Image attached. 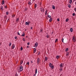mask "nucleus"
<instances>
[{
    "instance_id": "obj_49",
    "label": "nucleus",
    "mask_w": 76,
    "mask_h": 76,
    "mask_svg": "<svg viewBox=\"0 0 76 76\" xmlns=\"http://www.w3.org/2000/svg\"><path fill=\"white\" fill-rule=\"evenodd\" d=\"M5 8L6 9L7 8V6L6 5L5 6H4Z\"/></svg>"
},
{
    "instance_id": "obj_25",
    "label": "nucleus",
    "mask_w": 76,
    "mask_h": 76,
    "mask_svg": "<svg viewBox=\"0 0 76 76\" xmlns=\"http://www.w3.org/2000/svg\"><path fill=\"white\" fill-rule=\"evenodd\" d=\"M28 4H29V5H31V2H29L28 1Z\"/></svg>"
},
{
    "instance_id": "obj_4",
    "label": "nucleus",
    "mask_w": 76,
    "mask_h": 76,
    "mask_svg": "<svg viewBox=\"0 0 76 76\" xmlns=\"http://www.w3.org/2000/svg\"><path fill=\"white\" fill-rule=\"evenodd\" d=\"M20 71H22L23 70V66L21 65L20 66Z\"/></svg>"
},
{
    "instance_id": "obj_59",
    "label": "nucleus",
    "mask_w": 76,
    "mask_h": 76,
    "mask_svg": "<svg viewBox=\"0 0 76 76\" xmlns=\"http://www.w3.org/2000/svg\"><path fill=\"white\" fill-rule=\"evenodd\" d=\"M39 6L40 7H41V5H39Z\"/></svg>"
},
{
    "instance_id": "obj_55",
    "label": "nucleus",
    "mask_w": 76,
    "mask_h": 76,
    "mask_svg": "<svg viewBox=\"0 0 76 76\" xmlns=\"http://www.w3.org/2000/svg\"><path fill=\"white\" fill-rule=\"evenodd\" d=\"M36 76V74H34V76Z\"/></svg>"
},
{
    "instance_id": "obj_60",
    "label": "nucleus",
    "mask_w": 76,
    "mask_h": 76,
    "mask_svg": "<svg viewBox=\"0 0 76 76\" xmlns=\"http://www.w3.org/2000/svg\"><path fill=\"white\" fill-rule=\"evenodd\" d=\"M25 31H26V29H25Z\"/></svg>"
},
{
    "instance_id": "obj_62",
    "label": "nucleus",
    "mask_w": 76,
    "mask_h": 76,
    "mask_svg": "<svg viewBox=\"0 0 76 76\" xmlns=\"http://www.w3.org/2000/svg\"><path fill=\"white\" fill-rule=\"evenodd\" d=\"M26 38H27L28 36H26Z\"/></svg>"
},
{
    "instance_id": "obj_48",
    "label": "nucleus",
    "mask_w": 76,
    "mask_h": 76,
    "mask_svg": "<svg viewBox=\"0 0 76 76\" xmlns=\"http://www.w3.org/2000/svg\"><path fill=\"white\" fill-rule=\"evenodd\" d=\"M41 4H42V2H40V3L39 4V5H41Z\"/></svg>"
},
{
    "instance_id": "obj_7",
    "label": "nucleus",
    "mask_w": 76,
    "mask_h": 76,
    "mask_svg": "<svg viewBox=\"0 0 76 76\" xmlns=\"http://www.w3.org/2000/svg\"><path fill=\"white\" fill-rule=\"evenodd\" d=\"M29 23H30V22H26V25H28V26L29 25Z\"/></svg>"
},
{
    "instance_id": "obj_57",
    "label": "nucleus",
    "mask_w": 76,
    "mask_h": 76,
    "mask_svg": "<svg viewBox=\"0 0 76 76\" xmlns=\"http://www.w3.org/2000/svg\"><path fill=\"white\" fill-rule=\"evenodd\" d=\"M53 33H54V32L53 31L52 32V34H53Z\"/></svg>"
},
{
    "instance_id": "obj_41",
    "label": "nucleus",
    "mask_w": 76,
    "mask_h": 76,
    "mask_svg": "<svg viewBox=\"0 0 76 76\" xmlns=\"http://www.w3.org/2000/svg\"><path fill=\"white\" fill-rule=\"evenodd\" d=\"M26 64H28V65H29V62H27L26 63Z\"/></svg>"
},
{
    "instance_id": "obj_8",
    "label": "nucleus",
    "mask_w": 76,
    "mask_h": 76,
    "mask_svg": "<svg viewBox=\"0 0 76 76\" xmlns=\"http://www.w3.org/2000/svg\"><path fill=\"white\" fill-rule=\"evenodd\" d=\"M19 20V18H17L16 19V22H18V21Z\"/></svg>"
},
{
    "instance_id": "obj_36",
    "label": "nucleus",
    "mask_w": 76,
    "mask_h": 76,
    "mask_svg": "<svg viewBox=\"0 0 76 76\" xmlns=\"http://www.w3.org/2000/svg\"><path fill=\"white\" fill-rule=\"evenodd\" d=\"M46 37H47V38H49V36L48 35L46 36Z\"/></svg>"
},
{
    "instance_id": "obj_47",
    "label": "nucleus",
    "mask_w": 76,
    "mask_h": 76,
    "mask_svg": "<svg viewBox=\"0 0 76 76\" xmlns=\"http://www.w3.org/2000/svg\"><path fill=\"white\" fill-rule=\"evenodd\" d=\"M15 76H18V75H17V73H16V74H15Z\"/></svg>"
},
{
    "instance_id": "obj_16",
    "label": "nucleus",
    "mask_w": 76,
    "mask_h": 76,
    "mask_svg": "<svg viewBox=\"0 0 76 76\" xmlns=\"http://www.w3.org/2000/svg\"><path fill=\"white\" fill-rule=\"evenodd\" d=\"M23 63V61L22 60V61H20V65H21Z\"/></svg>"
},
{
    "instance_id": "obj_44",
    "label": "nucleus",
    "mask_w": 76,
    "mask_h": 76,
    "mask_svg": "<svg viewBox=\"0 0 76 76\" xmlns=\"http://www.w3.org/2000/svg\"><path fill=\"white\" fill-rule=\"evenodd\" d=\"M15 39H18V37H15Z\"/></svg>"
},
{
    "instance_id": "obj_53",
    "label": "nucleus",
    "mask_w": 76,
    "mask_h": 76,
    "mask_svg": "<svg viewBox=\"0 0 76 76\" xmlns=\"http://www.w3.org/2000/svg\"><path fill=\"white\" fill-rule=\"evenodd\" d=\"M39 53L38 54V56H39V54H40V52H39Z\"/></svg>"
},
{
    "instance_id": "obj_9",
    "label": "nucleus",
    "mask_w": 76,
    "mask_h": 76,
    "mask_svg": "<svg viewBox=\"0 0 76 76\" xmlns=\"http://www.w3.org/2000/svg\"><path fill=\"white\" fill-rule=\"evenodd\" d=\"M36 48H34V53H35V52H36Z\"/></svg>"
},
{
    "instance_id": "obj_5",
    "label": "nucleus",
    "mask_w": 76,
    "mask_h": 76,
    "mask_svg": "<svg viewBox=\"0 0 76 76\" xmlns=\"http://www.w3.org/2000/svg\"><path fill=\"white\" fill-rule=\"evenodd\" d=\"M40 9L42 12L43 11L44 12V9L42 7V8H40Z\"/></svg>"
},
{
    "instance_id": "obj_10",
    "label": "nucleus",
    "mask_w": 76,
    "mask_h": 76,
    "mask_svg": "<svg viewBox=\"0 0 76 76\" xmlns=\"http://www.w3.org/2000/svg\"><path fill=\"white\" fill-rule=\"evenodd\" d=\"M25 35V32H23V34L21 35L22 37H24Z\"/></svg>"
},
{
    "instance_id": "obj_14",
    "label": "nucleus",
    "mask_w": 76,
    "mask_h": 76,
    "mask_svg": "<svg viewBox=\"0 0 76 76\" xmlns=\"http://www.w3.org/2000/svg\"><path fill=\"white\" fill-rule=\"evenodd\" d=\"M15 45L13 44V45L12 46V49H14V48H15Z\"/></svg>"
},
{
    "instance_id": "obj_58",
    "label": "nucleus",
    "mask_w": 76,
    "mask_h": 76,
    "mask_svg": "<svg viewBox=\"0 0 76 76\" xmlns=\"http://www.w3.org/2000/svg\"><path fill=\"white\" fill-rule=\"evenodd\" d=\"M12 17H15V15H13Z\"/></svg>"
},
{
    "instance_id": "obj_15",
    "label": "nucleus",
    "mask_w": 76,
    "mask_h": 76,
    "mask_svg": "<svg viewBox=\"0 0 76 76\" xmlns=\"http://www.w3.org/2000/svg\"><path fill=\"white\" fill-rule=\"evenodd\" d=\"M37 6V4H34V8H35V9H36Z\"/></svg>"
},
{
    "instance_id": "obj_45",
    "label": "nucleus",
    "mask_w": 76,
    "mask_h": 76,
    "mask_svg": "<svg viewBox=\"0 0 76 76\" xmlns=\"http://www.w3.org/2000/svg\"><path fill=\"white\" fill-rule=\"evenodd\" d=\"M64 40V39L62 38V42H64L63 41V40Z\"/></svg>"
},
{
    "instance_id": "obj_20",
    "label": "nucleus",
    "mask_w": 76,
    "mask_h": 76,
    "mask_svg": "<svg viewBox=\"0 0 76 76\" xmlns=\"http://www.w3.org/2000/svg\"><path fill=\"white\" fill-rule=\"evenodd\" d=\"M1 10H3V7L2 6H1Z\"/></svg>"
},
{
    "instance_id": "obj_32",
    "label": "nucleus",
    "mask_w": 76,
    "mask_h": 76,
    "mask_svg": "<svg viewBox=\"0 0 76 76\" xmlns=\"http://www.w3.org/2000/svg\"><path fill=\"white\" fill-rule=\"evenodd\" d=\"M57 41H58V39H56L55 40V42L56 43L57 42Z\"/></svg>"
},
{
    "instance_id": "obj_30",
    "label": "nucleus",
    "mask_w": 76,
    "mask_h": 76,
    "mask_svg": "<svg viewBox=\"0 0 76 76\" xmlns=\"http://www.w3.org/2000/svg\"><path fill=\"white\" fill-rule=\"evenodd\" d=\"M68 7L69 8H70V7H71V5H70V4H69L68 5Z\"/></svg>"
},
{
    "instance_id": "obj_31",
    "label": "nucleus",
    "mask_w": 76,
    "mask_h": 76,
    "mask_svg": "<svg viewBox=\"0 0 76 76\" xmlns=\"http://www.w3.org/2000/svg\"><path fill=\"white\" fill-rule=\"evenodd\" d=\"M47 10H46L45 11V15H47Z\"/></svg>"
},
{
    "instance_id": "obj_46",
    "label": "nucleus",
    "mask_w": 76,
    "mask_h": 76,
    "mask_svg": "<svg viewBox=\"0 0 76 76\" xmlns=\"http://www.w3.org/2000/svg\"><path fill=\"white\" fill-rule=\"evenodd\" d=\"M6 15H8V14H9V12H6Z\"/></svg>"
},
{
    "instance_id": "obj_19",
    "label": "nucleus",
    "mask_w": 76,
    "mask_h": 76,
    "mask_svg": "<svg viewBox=\"0 0 76 76\" xmlns=\"http://www.w3.org/2000/svg\"><path fill=\"white\" fill-rule=\"evenodd\" d=\"M53 20V18H50L49 20V22H51V21Z\"/></svg>"
},
{
    "instance_id": "obj_27",
    "label": "nucleus",
    "mask_w": 76,
    "mask_h": 76,
    "mask_svg": "<svg viewBox=\"0 0 76 76\" xmlns=\"http://www.w3.org/2000/svg\"><path fill=\"white\" fill-rule=\"evenodd\" d=\"M69 55V53L67 52L66 53V56H68V55Z\"/></svg>"
},
{
    "instance_id": "obj_50",
    "label": "nucleus",
    "mask_w": 76,
    "mask_h": 76,
    "mask_svg": "<svg viewBox=\"0 0 76 76\" xmlns=\"http://www.w3.org/2000/svg\"><path fill=\"white\" fill-rule=\"evenodd\" d=\"M74 10H75V12H76V8H75Z\"/></svg>"
},
{
    "instance_id": "obj_52",
    "label": "nucleus",
    "mask_w": 76,
    "mask_h": 76,
    "mask_svg": "<svg viewBox=\"0 0 76 76\" xmlns=\"http://www.w3.org/2000/svg\"><path fill=\"white\" fill-rule=\"evenodd\" d=\"M29 47L28 46H27V48H29Z\"/></svg>"
},
{
    "instance_id": "obj_17",
    "label": "nucleus",
    "mask_w": 76,
    "mask_h": 76,
    "mask_svg": "<svg viewBox=\"0 0 76 76\" xmlns=\"http://www.w3.org/2000/svg\"><path fill=\"white\" fill-rule=\"evenodd\" d=\"M70 31H71V32H73V28H71L70 29Z\"/></svg>"
},
{
    "instance_id": "obj_33",
    "label": "nucleus",
    "mask_w": 76,
    "mask_h": 76,
    "mask_svg": "<svg viewBox=\"0 0 76 76\" xmlns=\"http://www.w3.org/2000/svg\"><path fill=\"white\" fill-rule=\"evenodd\" d=\"M24 10L25 11H27V10H28V8H25V9Z\"/></svg>"
},
{
    "instance_id": "obj_2",
    "label": "nucleus",
    "mask_w": 76,
    "mask_h": 76,
    "mask_svg": "<svg viewBox=\"0 0 76 76\" xmlns=\"http://www.w3.org/2000/svg\"><path fill=\"white\" fill-rule=\"evenodd\" d=\"M40 60L39 59V58H38L37 59V63L38 65H39V64L40 62Z\"/></svg>"
},
{
    "instance_id": "obj_6",
    "label": "nucleus",
    "mask_w": 76,
    "mask_h": 76,
    "mask_svg": "<svg viewBox=\"0 0 76 76\" xmlns=\"http://www.w3.org/2000/svg\"><path fill=\"white\" fill-rule=\"evenodd\" d=\"M38 43L37 42H36L35 44V45H34V47H35L36 48L37 47V46H38Z\"/></svg>"
},
{
    "instance_id": "obj_38",
    "label": "nucleus",
    "mask_w": 76,
    "mask_h": 76,
    "mask_svg": "<svg viewBox=\"0 0 76 76\" xmlns=\"http://www.w3.org/2000/svg\"><path fill=\"white\" fill-rule=\"evenodd\" d=\"M63 70V69L60 68L59 69L60 71H61Z\"/></svg>"
},
{
    "instance_id": "obj_54",
    "label": "nucleus",
    "mask_w": 76,
    "mask_h": 76,
    "mask_svg": "<svg viewBox=\"0 0 76 76\" xmlns=\"http://www.w3.org/2000/svg\"><path fill=\"white\" fill-rule=\"evenodd\" d=\"M31 63H33V62H32V61H31Z\"/></svg>"
},
{
    "instance_id": "obj_1",
    "label": "nucleus",
    "mask_w": 76,
    "mask_h": 76,
    "mask_svg": "<svg viewBox=\"0 0 76 76\" xmlns=\"http://www.w3.org/2000/svg\"><path fill=\"white\" fill-rule=\"evenodd\" d=\"M49 66L51 67L52 69H54V66L52 65V64L51 63H49Z\"/></svg>"
},
{
    "instance_id": "obj_26",
    "label": "nucleus",
    "mask_w": 76,
    "mask_h": 76,
    "mask_svg": "<svg viewBox=\"0 0 76 76\" xmlns=\"http://www.w3.org/2000/svg\"><path fill=\"white\" fill-rule=\"evenodd\" d=\"M72 0H70L69 3H70V4H71L72 3Z\"/></svg>"
},
{
    "instance_id": "obj_43",
    "label": "nucleus",
    "mask_w": 76,
    "mask_h": 76,
    "mask_svg": "<svg viewBox=\"0 0 76 76\" xmlns=\"http://www.w3.org/2000/svg\"><path fill=\"white\" fill-rule=\"evenodd\" d=\"M75 15V13H73L72 14V15L74 16Z\"/></svg>"
},
{
    "instance_id": "obj_13",
    "label": "nucleus",
    "mask_w": 76,
    "mask_h": 76,
    "mask_svg": "<svg viewBox=\"0 0 76 76\" xmlns=\"http://www.w3.org/2000/svg\"><path fill=\"white\" fill-rule=\"evenodd\" d=\"M69 20V18H66L65 20L66 22H67Z\"/></svg>"
},
{
    "instance_id": "obj_42",
    "label": "nucleus",
    "mask_w": 76,
    "mask_h": 76,
    "mask_svg": "<svg viewBox=\"0 0 76 76\" xmlns=\"http://www.w3.org/2000/svg\"><path fill=\"white\" fill-rule=\"evenodd\" d=\"M23 41H25V38H24L23 39Z\"/></svg>"
},
{
    "instance_id": "obj_18",
    "label": "nucleus",
    "mask_w": 76,
    "mask_h": 76,
    "mask_svg": "<svg viewBox=\"0 0 76 76\" xmlns=\"http://www.w3.org/2000/svg\"><path fill=\"white\" fill-rule=\"evenodd\" d=\"M4 18L5 20H7V16H6V15H5L4 17Z\"/></svg>"
},
{
    "instance_id": "obj_35",
    "label": "nucleus",
    "mask_w": 76,
    "mask_h": 76,
    "mask_svg": "<svg viewBox=\"0 0 76 76\" xmlns=\"http://www.w3.org/2000/svg\"><path fill=\"white\" fill-rule=\"evenodd\" d=\"M42 29H40V32H42L43 31H42Z\"/></svg>"
},
{
    "instance_id": "obj_64",
    "label": "nucleus",
    "mask_w": 76,
    "mask_h": 76,
    "mask_svg": "<svg viewBox=\"0 0 76 76\" xmlns=\"http://www.w3.org/2000/svg\"><path fill=\"white\" fill-rule=\"evenodd\" d=\"M18 70H19V69H18Z\"/></svg>"
},
{
    "instance_id": "obj_12",
    "label": "nucleus",
    "mask_w": 76,
    "mask_h": 76,
    "mask_svg": "<svg viewBox=\"0 0 76 76\" xmlns=\"http://www.w3.org/2000/svg\"><path fill=\"white\" fill-rule=\"evenodd\" d=\"M60 66L61 68L63 67V66L62 65V63H61L60 65Z\"/></svg>"
},
{
    "instance_id": "obj_24",
    "label": "nucleus",
    "mask_w": 76,
    "mask_h": 76,
    "mask_svg": "<svg viewBox=\"0 0 76 76\" xmlns=\"http://www.w3.org/2000/svg\"><path fill=\"white\" fill-rule=\"evenodd\" d=\"M37 69H36L35 70V74H37Z\"/></svg>"
},
{
    "instance_id": "obj_28",
    "label": "nucleus",
    "mask_w": 76,
    "mask_h": 76,
    "mask_svg": "<svg viewBox=\"0 0 76 76\" xmlns=\"http://www.w3.org/2000/svg\"><path fill=\"white\" fill-rule=\"evenodd\" d=\"M48 18H51V17L49 15H48Z\"/></svg>"
},
{
    "instance_id": "obj_29",
    "label": "nucleus",
    "mask_w": 76,
    "mask_h": 76,
    "mask_svg": "<svg viewBox=\"0 0 76 76\" xmlns=\"http://www.w3.org/2000/svg\"><path fill=\"white\" fill-rule=\"evenodd\" d=\"M68 48H66V49L65 50V51L66 52L67 51H68Z\"/></svg>"
},
{
    "instance_id": "obj_22",
    "label": "nucleus",
    "mask_w": 76,
    "mask_h": 76,
    "mask_svg": "<svg viewBox=\"0 0 76 76\" xmlns=\"http://www.w3.org/2000/svg\"><path fill=\"white\" fill-rule=\"evenodd\" d=\"M52 9L54 10L55 9V7L54 6V5L52 6Z\"/></svg>"
},
{
    "instance_id": "obj_3",
    "label": "nucleus",
    "mask_w": 76,
    "mask_h": 76,
    "mask_svg": "<svg viewBox=\"0 0 76 76\" xmlns=\"http://www.w3.org/2000/svg\"><path fill=\"white\" fill-rule=\"evenodd\" d=\"M72 41L73 42H75V41H76V37H75V36L73 37Z\"/></svg>"
},
{
    "instance_id": "obj_23",
    "label": "nucleus",
    "mask_w": 76,
    "mask_h": 76,
    "mask_svg": "<svg viewBox=\"0 0 76 76\" xmlns=\"http://www.w3.org/2000/svg\"><path fill=\"white\" fill-rule=\"evenodd\" d=\"M59 56H56V58L57 59H58L59 58Z\"/></svg>"
},
{
    "instance_id": "obj_34",
    "label": "nucleus",
    "mask_w": 76,
    "mask_h": 76,
    "mask_svg": "<svg viewBox=\"0 0 76 76\" xmlns=\"http://www.w3.org/2000/svg\"><path fill=\"white\" fill-rule=\"evenodd\" d=\"M20 50L21 51H22V50H23V48H22V47H21L20 48Z\"/></svg>"
},
{
    "instance_id": "obj_51",
    "label": "nucleus",
    "mask_w": 76,
    "mask_h": 76,
    "mask_svg": "<svg viewBox=\"0 0 76 76\" xmlns=\"http://www.w3.org/2000/svg\"><path fill=\"white\" fill-rule=\"evenodd\" d=\"M29 44H30L29 42H28L27 43V45H29Z\"/></svg>"
},
{
    "instance_id": "obj_39",
    "label": "nucleus",
    "mask_w": 76,
    "mask_h": 76,
    "mask_svg": "<svg viewBox=\"0 0 76 76\" xmlns=\"http://www.w3.org/2000/svg\"><path fill=\"white\" fill-rule=\"evenodd\" d=\"M17 34H18V35H20V34L19 33V32H17Z\"/></svg>"
},
{
    "instance_id": "obj_37",
    "label": "nucleus",
    "mask_w": 76,
    "mask_h": 76,
    "mask_svg": "<svg viewBox=\"0 0 76 76\" xmlns=\"http://www.w3.org/2000/svg\"><path fill=\"white\" fill-rule=\"evenodd\" d=\"M11 45H12V43L10 42L9 44V46L10 47V46H11Z\"/></svg>"
},
{
    "instance_id": "obj_56",
    "label": "nucleus",
    "mask_w": 76,
    "mask_h": 76,
    "mask_svg": "<svg viewBox=\"0 0 76 76\" xmlns=\"http://www.w3.org/2000/svg\"><path fill=\"white\" fill-rule=\"evenodd\" d=\"M32 29V27H31V29Z\"/></svg>"
},
{
    "instance_id": "obj_21",
    "label": "nucleus",
    "mask_w": 76,
    "mask_h": 76,
    "mask_svg": "<svg viewBox=\"0 0 76 76\" xmlns=\"http://www.w3.org/2000/svg\"><path fill=\"white\" fill-rule=\"evenodd\" d=\"M48 60V58H47V57H45V61H47Z\"/></svg>"
},
{
    "instance_id": "obj_61",
    "label": "nucleus",
    "mask_w": 76,
    "mask_h": 76,
    "mask_svg": "<svg viewBox=\"0 0 76 76\" xmlns=\"http://www.w3.org/2000/svg\"><path fill=\"white\" fill-rule=\"evenodd\" d=\"M46 34H48V33H47Z\"/></svg>"
},
{
    "instance_id": "obj_40",
    "label": "nucleus",
    "mask_w": 76,
    "mask_h": 76,
    "mask_svg": "<svg viewBox=\"0 0 76 76\" xmlns=\"http://www.w3.org/2000/svg\"><path fill=\"white\" fill-rule=\"evenodd\" d=\"M59 18H58L57 19V20L58 21V22H59V21H60V20H59Z\"/></svg>"
},
{
    "instance_id": "obj_63",
    "label": "nucleus",
    "mask_w": 76,
    "mask_h": 76,
    "mask_svg": "<svg viewBox=\"0 0 76 76\" xmlns=\"http://www.w3.org/2000/svg\"><path fill=\"white\" fill-rule=\"evenodd\" d=\"M75 1V0H74V1Z\"/></svg>"
},
{
    "instance_id": "obj_11",
    "label": "nucleus",
    "mask_w": 76,
    "mask_h": 76,
    "mask_svg": "<svg viewBox=\"0 0 76 76\" xmlns=\"http://www.w3.org/2000/svg\"><path fill=\"white\" fill-rule=\"evenodd\" d=\"M4 4V1L3 0L2 1V4L3 5Z\"/></svg>"
}]
</instances>
